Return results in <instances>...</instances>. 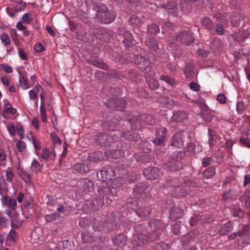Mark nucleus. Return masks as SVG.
Instances as JSON below:
<instances>
[{"label": "nucleus", "instance_id": "1", "mask_svg": "<svg viewBox=\"0 0 250 250\" xmlns=\"http://www.w3.org/2000/svg\"><path fill=\"white\" fill-rule=\"evenodd\" d=\"M155 119L150 114L137 115L134 113L132 116L128 118V122L133 130H139L143 128L144 124L153 125L155 123Z\"/></svg>", "mask_w": 250, "mask_h": 250}, {"label": "nucleus", "instance_id": "2", "mask_svg": "<svg viewBox=\"0 0 250 250\" xmlns=\"http://www.w3.org/2000/svg\"><path fill=\"white\" fill-rule=\"evenodd\" d=\"M116 132V130L113 129L109 132L98 134L95 138L97 144L104 147L111 146L119 139V133L117 134Z\"/></svg>", "mask_w": 250, "mask_h": 250}, {"label": "nucleus", "instance_id": "3", "mask_svg": "<svg viewBox=\"0 0 250 250\" xmlns=\"http://www.w3.org/2000/svg\"><path fill=\"white\" fill-rule=\"evenodd\" d=\"M171 160L166 164L165 167L169 170L177 171L183 168L186 165L184 161L185 153L182 151L174 152L171 156Z\"/></svg>", "mask_w": 250, "mask_h": 250}, {"label": "nucleus", "instance_id": "4", "mask_svg": "<svg viewBox=\"0 0 250 250\" xmlns=\"http://www.w3.org/2000/svg\"><path fill=\"white\" fill-rule=\"evenodd\" d=\"M116 16V14L110 11L105 5L102 4L98 6L96 19L99 22L110 23L114 21Z\"/></svg>", "mask_w": 250, "mask_h": 250}, {"label": "nucleus", "instance_id": "5", "mask_svg": "<svg viewBox=\"0 0 250 250\" xmlns=\"http://www.w3.org/2000/svg\"><path fill=\"white\" fill-rule=\"evenodd\" d=\"M150 227L154 230L148 236L149 242L154 241L159 238L166 229V225L161 220H154L150 221Z\"/></svg>", "mask_w": 250, "mask_h": 250}, {"label": "nucleus", "instance_id": "6", "mask_svg": "<svg viewBox=\"0 0 250 250\" xmlns=\"http://www.w3.org/2000/svg\"><path fill=\"white\" fill-rule=\"evenodd\" d=\"M176 40L178 42L188 45L194 41V37L190 31H182L177 35Z\"/></svg>", "mask_w": 250, "mask_h": 250}, {"label": "nucleus", "instance_id": "7", "mask_svg": "<svg viewBox=\"0 0 250 250\" xmlns=\"http://www.w3.org/2000/svg\"><path fill=\"white\" fill-rule=\"evenodd\" d=\"M116 175L115 171L112 167L104 168L97 172V176L99 180L105 182L112 180Z\"/></svg>", "mask_w": 250, "mask_h": 250}, {"label": "nucleus", "instance_id": "8", "mask_svg": "<svg viewBox=\"0 0 250 250\" xmlns=\"http://www.w3.org/2000/svg\"><path fill=\"white\" fill-rule=\"evenodd\" d=\"M106 104L110 108L123 111L126 107V102L122 99L112 98L108 100Z\"/></svg>", "mask_w": 250, "mask_h": 250}, {"label": "nucleus", "instance_id": "9", "mask_svg": "<svg viewBox=\"0 0 250 250\" xmlns=\"http://www.w3.org/2000/svg\"><path fill=\"white\" fill-rule=\"evenodd\" d=\"M76 185L84 192H92L94 190V183L88 178H81L77 182Z\"/></svg>", "mask_w": 250, "mask_h": 250}, {"label": "nucleus", "instance_id": "10", "mask_svg": "<svg viewBox=\"0 0 250 250\" xmlns=\"http://www.w3.org/2000/svg\"><path fill=\"white\" fill-rule=\"evenodd\" d=\"M148 242H149L148 236L143 234H139L134 235L132 240V245L133 248L136 250L138 249V247L142 246Z\"/></svg>", "mask_w": 250, "mask_h": 250}, {"label": "nucleus", "instance_id": "11", "mask_svg": "<svg viewBox=\"0 0 250 250\" xmlns=\"http://www.w3.org/2000/svg\"><path fill=\"white\" fill-rule=\"evenodd\" d=\"M167 132V130L165 127H159L156 130L157 137L153 140L155 145L158 146L163 145L166 139V135Z\"/></svg>", "mask_w": 250, "mask_h": 250}, {"label": "nucleus", "instance_id": "12", "mask_svg": "<svg viewBox=\"0 0 250 250\" xmlns=\"http://www.w3.org/2000/svg\"><path fill=\"white\" fill-rule=\"evenodd\" d=\"M188 117V114L185 111H174L171 118V120L173 122L182 123L187 119Z\"/></svg>", "mask_w": 250, "mask_h": 250}, {"label": "nucleus", "instance_id": "13", "mask_svg": "<svg viewBox=\"0 0 250 250\" xmlns=\"http://www.w3.org/2000/svg\"><path fill=\"white\" fill-rule=\"evenodd\" d=\"M116 133H119L118 136L119 138L122 136L125 139L135 142L138 141L141 138L140 135L138 132H135L130 131H127L126 132H124V133H121L119 131L117 130Z\"/></svg>", "mask_w": 250, "mask_h": 250}, {"label": "nucleus", "instance_id": "14", "mask_svg": "<svg viewBox=\"0 0 250 250\" xmlns=\"http://www.w3.org/2000/svg\"><path fill=\"white\" fill-rule=\"evenodd\" d=\"M98 193L101 195H111L113 199L110 197L107 198V202L108 204L111 203L113 200H115L114 194H116L114 191L109 187H100L98 189Z\"/></svg>", "mask_w": 250, "mask_h": 250}, {"label": "nucleus", "instance_id": "15", "mask_svg": "<svg viewBox=\"0 0 250 250\" xmlns=\"http://www.w3.org/2000/svg\"><path fill=\"white\" fill-rule=\"evenodd\" d=\"M122 123L123 125H124L125 123L129 124L130 125V122H128V118L126 121L119 120L118 118L114 117L112 114L110 115V119H108L105 121V124H106L107 125H109L110 129L113 127L117 126Z\"/></svg>", "mask_w": 250, "mask_h": 250}, {"label": "nucleus", "instance_id": "16", "mask_svg": "<svg viewBox=\"0 0 250 250\" xmlns=\"http://www.w3.org/2000/svg\"><path fill=\"white\" fill-rule=\"evenodd\" d=\"M159 170L156 167H148L143 170V173L146 178L150 180L157 178L159 175Z\"/></svg>", "mask_w": 250, "mask_h": 250}, {"label": "nucleus", "instance_id": "17", "mask_svg": "<svg viewBox=\"0 0 250 250\" xmlns=\"http://www.w3.org/2000/svg\"><path fill=\"white\" fill-rule=\"evenodd\" d=\"M159 43L157 40L151 37L147 38L145 41V44L147 48L154 51H156L159 49Z\"/></svg>", "mask_w": 250, "mask_h": 250}, {"label": "nucleus", "instance_id": "18", "mask_svg": "<svg viewBox=\"0 0 250 250\" xmlns=\"http://www.w3.org/2000/svg\"><path fill=\"white\" fill-rule=\"evenodd\" d=\"M184 209L182 207L175 206L170 210V217L171 219L175 220L182 217Z\"/></svg>", "mask_w": 250, "mask_h": 250}, {"label": "nucleus", "instance_id": "19", "mask_svg": "<svg viewBox=\"0 0 250 250\" xmlns=\"http://www.w3.org/2000/svg\"><path fill=\"white\" fill-rule=\"evenodd\" d=\"M171 145L178 148H180L184 146L183 135L178 132L175 133L171 140Z\"/></svg>", "mask_w": 250, "mask_h": 250}, {"label": "nucleus", "instance_id": "20", "mask_svg": "<svg viewBox=\"0 0 250 250\" xmlns=\"http://www.w3.org/2000/svg\"><path fill=\"white\" fill-rule=\"evenodd\" d=\"M136 63L139 68L142 70H146L149 66L150 62L146 57L142 56H138L136 60Z\"/></svg>", "mask_w": 250, "mask_h": 250}, {"label": "nucleus", "instance_id": "21", "mask_svg": "<svg viewBox=\"0 0 250 250\" xmlns=\"http://www.w3.org/2000/svg\"><path fill=\"white\" fill-rule=\"evenodd\" d=\"M173 195L176 197H184L187 193L188 191L183 185H177L175 188L171 189Z\"/></svg>", "mask_w": 250, "mask_h": 250}, {"label": "nucleus", "instance_id": "22", "mask_svg": "<svg viewBox=\"0 0 250 250\" xmlns=\"http://www.w3.org/2000/svg\"><path fill=\"white\" fill-rule=\"evenodd\" d=\"M2 204L11 209H15L17 207V201L15 199L11 198L7 195L2 197Z\"/></svg>", "mask_w": 250, "mask_h": 250}, {"label": "nucleus", "instance_id": "23", "mask_svg": "<svg viewBox=\"0 0 250 250\" xmlns=\"http://www.w3.org/2000/svg\"><path fill=\"white\" fill-rule=\"evenodd\" d=\"M55 156V152L51 151L49 149L46 148H43L40 160L41 162L43 163L47 161L50 158L52 159H54Z\"/></svg>", "mask_w": 250, "mask_h": 250}, {"label": "nucleus", "instance_id": "24", "mask_svg": "<svg viewBox=\"0 0 250 250\" xmlns=\"http://www.w3.org/2000/svg\"><path fill=\"white\" fill-rule=\"evenodd\" d=\"M164 7L169 14L172 16H176L178 14V10L177 4L173 1L168 2L164 5Z\"/></svg>", "mask_w": 250, "mask_h": 250}, {"label": "nucleus", "instance_id": "25", "mask_svg": "<svg viewBox=\"0 0 250 250\" xmlns=\"http://www.w3.org/2000/svg\"><path fill=\"white\" fill-rule=\"evenodd\" d=\"M74 169L79 173H86L90 171V167L84 163H78L74 165Z\"/></svg>", "mask_w": 250, "mask_h": 250}, {"label": "nucleus", "instance_id": "26", "mask_svg": "<svg viewBox=\"0 0 250 250\" xmlns=\"http://www.w3.org/2000/svg\"><path fill=\"white\" fill-rule=\"evenodd\" d=\"M104 200L101 196L97 197L93 199L90 204V208L93 210L99 209L104 205Z\"/></svg>", "mask_w": 250, "mask_h": 250}, {"label": "nucleus", "instance_id": "27", "mask_svg": "<svg viewBox=\"0 0 250 250\" xmlns=\"http://www.w3.org/2000/svg\"><path fill=\"white\" fill-rule=\"evenodd\" d=\"M179 6L184 13H189L192 10L191 3L187 0H180Z\"/></svg>", "mask_w": 250, "mask_h": 250}, {"label": "nucleus", "instance_id": "28", "mask_svg": "<svg viewBox=\"0 0 250 250\" xmlns=\"http://www.w3.org/2000/svg\"><path fill=\"white\" fill-rule=\"evenodd\" d=\"M123 31L124 39L123 41V42L126 47H129V45L133 42V39L132 34L130 32L127 30H119L120 34H121V32Z\"/></svg>", "mask_w": 250, "mask_h": 250}, {"label": "nucleus", "instance_id": "29", "mask_svg": "<svg viewBox=\"0 0 250 250\" xmlns=\"http://www.w3.org/2000/svg\"><path fill=\"white\" fill-rule=\"evenodd\" d=\"M213 16L216 19L217 21L222 22L225 27L229 26V20L226 18V16L224 14L219 11H215L213 12Z\"/></svg>", "mask_w": 250, "mask_h": 250}, {"label": "nucleus", "instance_id": "30", "mask_svg": "<svg viewBox=\"0 0 250 250\" xmlns=\"http://www.w3.org/2000/svg\"><path fill=\"white\" fill-rule=\"evenodd\" d=\"M43 167V164H40V162L36 159H34L31 163L30 169L31 170L38 174L42 171Z\"/></svg>", "mask_w": 250, "mask_h": 250}, {"label": "nucleus", "instance_id": "31", "mask_svg": "<svg viewBox=\"0 0 250 250\" xmlns=\"http://www.w3.org/2000/svg\"><path fill=\"white\" fill-rule=\"evenodd\" d=\"M202 25L209 31H212L214 28V24L211 19L207 17H203L201 20Z\"/></svg>", "mask_w": 250, "mask_h": 250}, {"label": "nucleus", "instance_id": "32", "mask_svg": "<svg viewBox=\"0 0 250 250\" xmlns=\"http://www.w3.org/2000/svg\"><path fill=\"white\" fill-rule=\"evenodd\" d=\"M126 241V238L125 236L122 233L115 236L112 239V241L114 245L117 246H124L125 244Z\"/></svg>", "mask_w": 250, "mask_h": 250}, {"label": "nucleus", "instance_id": "33", "mask_svg": "<svg viewBox=\"0 0 250 250\" xmlns=\"http://www.w3.org/2000/svg\"><path fill=\"white\" fill-rule=\"evenodd\" d=\"M18 174L21 178L26 183H30L31 182V175L26 172L23 168H19L18 170Z\"/></svg>", "mask_w": 250, "mask_h": 250}, {"label": "nucleus", "instance_id": "34", "mask_svg": "<svg viewBox=\"0 0 250 250\" xmlns=\"http://www.w3.org/2000/svg\"><path fill=\"white\" fill-rule=\"evenodd\" d=\"M233 229L232 224L228 222L222 226L218 230V233L221 235H225L227 233L231 231Z\"/></svg>", "mask_w": 250, "mask_h": 250}, {"label": "nucleus", "instance_id": "35", "mask_svg": "<svg viewBox=\"0 0 250 250\" xmlns=\"http://www.w3.org/2000/svg\"><path fill=\"white\" fill-rule=\"evenodd\" d=\"M17 238V232L16 230L11 229L9 234L7 235L6 244L10 246L16 242Z\"/></svg>", "mask_w": 250, "mask_h": 250}, {"label": "nucleus", "instance_id": "36", "mask_svg": "<svg viewBox=\"0 0 250 250\" xmlns=\"http://www.w3.org/2000/svg\"><path fill=\"white\" fill-rule=\"evenodd\" d=\"M122 147H119L118 149H115L110 151V155L111 158L114 159H119L125 156V152L122 150Z\"/></svg>", "mask_w": 250, "mask_h": 250}, {"label": "nucleus", "instance_id": "37", "mask_svg": "<svg viewBox=\"0 0 250 250\" xmlns=\"http://www.w3.org/2000/svg\"><path fill=\"white\" fill-rule=\"evenodd\" d=\"M90 63L94 66H97L103 69L107 70L108 68V66L107 64L102 62L97 59L93 58L90 59Z\"/></svg>", "mask_w": 250, "mask_h": 250}, {"label": "nucleus", "instance_id": "38", "mask_svg": "<svg viewBox=\"0 0 250 250\" xmlns=\"http://www.w3.org/2000/svg\"><path fill=\"white\" fill-rule=\"evenodd\" d=\"M194 64L192 62L187 63L184 70L186 77L191 78L193 77L194 72Z\"/></svg>", "mask_w": 250, "mask_h": 250}, {"label": "nucleus", "instance_id": "39", "mask_svg": "<svg viewBox=\"0 0 250 250\" xmlns=\"http://www.w3.org/2000/svg\"><path fill=\"white\" fill-rule=\"evenodd\" d=\"M230 214L234 217H241L243 214V211L241 208L237 206L231 207Z\"/></svg>", "mask_w": 250, "mask_h": 250}, {"label": "nucleus", "instance_id": "40", "mask_svg": "<svg viewBox=\"0 0 250 250\" xmlns=\"http://www.w3.org/2000/svg\"><path fill=\"white\" fill-rule=\"evenodd\" d=\"M148 188L147 184L139 183L134 188V192L136 194H141Z\"/></svg>", "mask_w": 250, "mask_h": 250}, {"label": "nucleus", "instance_id": "41", "mask_svg": "<svg viewBox=\"0 0 250 250\" xmlns=\"http://www.w3.org/2000/svg\"><path fill=\"white\" fill-rule=\"evenodd\" d=\"M215 174V168L214 167H210L203 172L204 178H212Z\"/></svg>", "mask_w": 250, "mask_h": 250}, {"label": "nucleus", "instance_id": "42", "mask_svg": "<svg viewBox=\"0 0 250 250\" xmlns=\"http://www.w3.org/2000/svg\"><path fill=\"white\" fill-rule=\"evenodd\" d=\"M236 196L235 191L232 188H229L228 190L225 192L223 194V199L227 201L235 198Z\"/></svg>", "mask_w": 250, "mask_h": 250}, {"label": "nucleus", "instance_id": "43", "mask_svg": "<svg viewBox=\"0 0 250 250\" xmlns=\"http://www.w3.org/2000/svg\"><path fill=\"white\" fill-rule=\"evenodd\" d=\"M134 157L137 161L143 163H147L150 161V157L149 154L146 153H142V155L140 157L138 154H135Z\"/></svg>", "mask_w": 250, "mask_h": 250}, {"label": "nucleus", "instance_id": "44", "mask_svg": "<svg viewBox=\"0 0 250 250\" xmlns=\"http://www.w3.org/2000/svg\"><path fill=\"white\" fill-rule=\"evenodd\" d=\"M20 75L19 77V84L24 89L28 88L29 87L28 85V82L26 80V76L23 74H21L20 71L19 72Z\"/></svg>", "mask_w": 250, "mask_h": 250}, {"label": "nucleus", "instance_id": "45", "mask_svg": "<svg viewBox=\"0 0 250 250\" xmlns=\"http://www.w3.org/2000/svg\"><path fill=\"white\" fill-rule=\"evenodd\" d=\"M159 31V27L155 23H152L148 26L147 33L150 34L155 35Z\"/></svg>", "mask_w": 250, "mask_h": 250}, {"label": "nucleus", "instance_id": "46", "mask_svg": "<svg viewBox=\"0 0 250 250\" xmlns=\"http://www.w3.org/2000/svg\"><path fill=\"white\" fill-rule=\"evenodd\" d=\"M117 228V223L115 220L109 221H106L105 227L104 229L108 231H113L116 229Z\"/></svg>", "mask_w": 250, "mask_h": 250}, {"label": "nucleus", "instance_id": "47", "mask_svg": "<svg viewBox=\"0 0 250 250\" xmlns=\"http://www.w3.org/2000/svg\"><path fill=\"white\" fill-rule=\"evenodd\" d=\"M239 200L242 202H245V206L247 208H250V195H248L246 192L239 197Z\"/></svg>", "mask_w": 250, "mask_h": 250}, {"label": "nucleus", "instance_id": "48", "mask_svg": "<svg viewBox=\"0 0 250 250\" xmlns=\"http://www.w3.org/2000/svg\"><path fill=\"white\" fill-rule=\"evenodd\" d=\"M5 107L3 110V112L11 113L13 115L16 114L17 112L16 109L13 108L11 104L8 102L7 101H4Z\"/></svg>", "mask_w": 250, "mask_h": 250}, {"label": "nucleus", "instance_id": "49", "mask_svg": "<svg viewBox=\"0 0 250 250\" xmlns=\"http://www.w3.org/2000/svg\"><path fill=\"white\" fill-rule=\"evenodd\" d=\"M109 181L110 183L109 186H111L112 187V189L116 193L117 190L116 189V188H118L122 185V183L120 181V180L117 179H114V178H113L112 180H109Z\"/></svg>", "mask_w": 250, "mask_h": 250}, {"label": "nucleus", "instance_id": "50", "mask_svg": "<svg viewBox=\"0 0 250 250\" xmlns=\"http://www.w3.org/2000/svg\"><path fill=\"white\" fill-rule=\"evenodd\" d=\"M180 183L181 180L179 178H173L167 180V185L168 187L173 188V189L177 185H179Z\"/></svg>", "mask_w": 250, "mask_h": 250}, {"label": "nucleus", "instance_id": "51", "mask_svg": "<svg viewBox=\"0 0 250 250\" xmlns=\"http://www.w3.org/2000/svg\"><path fill=\"white\" fill-rule=\"evenodd\" d=\"M90 158L94 161H102L103 160V153L101 151L94 152L90 156Z\"/></svg>", "mask_w": 250, "mask_h": 250}, {"label": "nucleus", "instance_id": "52", "mask_svg": "<svg viewBox=\"0 0 250 250\" xmlns=\"http://www.w3.org/2000/svg\"><path fill=\"white\" fill-rule=\"evenodd\" d=\"M169 246L166 243L160 242L156 243L153 247V250H167Z\"/></svg>", "mask_w": 250, "mask_h": 250}, {"label": "nucleus", "instance_id": "53", "mask_svg": "<svg viewBox=\"0 0 250 250\" xmlns=\"http://www.w3.org/2000/svg\"><path fill=\"white\" fill-rule=\"evenodd\" d=\"M109 78H117L120 80H122L125 78V76L122 72H116L115 71H110L108 73Z\"/></svg>", "mask_w": 250, "mask_h": 250}, {"label": "nucleus", "instance_id": "54", "mask_svg": "<svg viewBox=\"0 0 250 250\" xmlns=\"http://www.w3.org/2000/svg\"><path fill=\"white\" fill-rule=\"evenodd\" d=\"M225 26L222 23H217L216 25L215 32L219 35H223L225 34Z\"/></svg>", "mask_w": 250, "mask_h": 250}, {"label": "nucleus", "instance_id": "55", "mask_svg": "<svg viewBox=\"0 0 250 250\" xmlns=\"http://www.w3.org/2000/svg\"><path fill=\"white\" fill-rule=\"evenodd\" d=\"M60 217V214L57 212H54L52 214L46 215L45 217L46 221L52 222Z\"/></svg>", "mask_w": 250, "mask_h": 250}, {"label": "nucleus", "instance_id": "56", "mask_svg": "<svg viewBox=\"0 0 250 250\" xmlns=\"http://www.w3.org/2000/svg\"><path fill=\"white\" fill-rule=\"evenodd\" d=\"M148 84L150 88L155 90L159 87V82L153 79H150L148 82Z\"/></svg>", "mask_w": 250, "mask_h": 250}, {"label": "nucleus", "instance_id": "57", "mask_svg": "<svg viewBox=\"0 0 250 250\" xmlns=\"http://www.w3.org/2000/svg\"><path fill=\"white\" fill-rule=\"evenodd\" d=\"M26 6V3L25 2L20 0L18 1L15 7V9L16 10V12H20L22 11L23 9H25Z\"/></svg>", "mask_w": 250, "mask_h": 250}, {"label": "nucleus", "instance_id": "58", "mask_svg": "<svg viewBox=\"0 0 250 250\" xmlns=\"http://www.w3.org/2000/svg\"><path fill=\"white\" fill-rule=\"evenodd\" d=\"M0 39L4 46H6L10 44V38L6 34L2 33L0 36Z\"/></svg>", "mask_w": 250, "mask_h": 250}, {"label": "nucleus", "instance_id": "59", "mask_svg": "<svg viewBox=\"0 0 250 250\" xmlns=\"http://www.w3.org/2000/svg\"><path fill=\"white\" fill-rule=\"evenodd\" d=\"M129 21L131 24H135L136 25H140L142 23L140 18L135 15H133L130 17L129 19Z\"/></svg>", "mask_w": 250, "mask_h": 250}, {"label": "nucleus", "instance_id": "60", "mask_svg": "<svg viewBox=\"0 0 250 250\" xmlns=\"http://www.w3.org/2000/svg\"><path fill=\"white\" fill-rule=\"evenodd\" d=\"M245 107L244 103L242 101H239L237 104L236 111L239 114H242L244 112Z\"/></svg>", "mask_w": 250, "mask_h": 250}, {"label": "nucleus", "instance_id": "61", "mask_svg": "<svg viewBox=\"0 0 250 250\" xmlns=\"http://www.w3.org/2000/svg\"><path fill=\"white\" fill-rule=\"evenodd\" d=\"M239 142L243 146L250 148V140L248 138L242 136L239 139Z\"/></svg>", "mask_w": 250, "mask_h": 250}, {"label": "nucleus", "instance_id": "62", "mask_svg": "<svg viewBox=\"0 0 250 250\" xmlns=\"http://www.w3.org/2000/svg\"><path fill=\"white\" fill-rule=\"evenodd\" d=\"M160 79L163 80L169 84H173L175 83V80L167 75H162L161 76Z\"/></svg>", "mask_w": 250, "mask_h": 250}, {"label": "nucleus", "instance_id": "63", "mask_svg": "<svg viewBox=\"0 0 250 250\" xmlns=\"http://www.w3.org/2000/svg\"><path fill=\"white\" fill-rule=\"evenodd\" d=\"M32 19V15L29 13L24 14L22 17V22L24 24H28L30 22Z\"/></svg>", "mask_w": 250, "mask_h": 250}, {"label": "nucleus", "instance_id": "64", "mask_svg": "<svg viewBox=\"0 0 250 250\" xmlns=\"http://www.w3.org/2000/svg\"><path fill=\"white\" fill-rule=\"evenodd\" d=\"M214 116L209 111L204 112L203 115L204 120L207 122H210L214 118Z\"/></svg>", "mask_w": 250, "mask_h": 250}]
</instances>
